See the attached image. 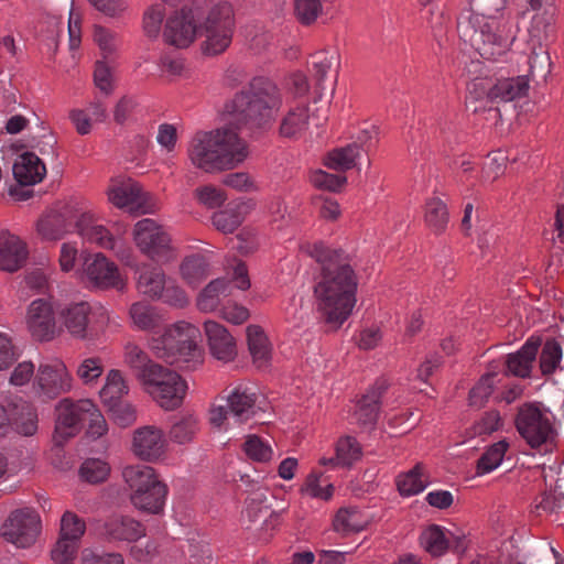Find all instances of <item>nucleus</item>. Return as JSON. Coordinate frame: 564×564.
Instances as JSON below:
<instances>
[{
  "label": "nucleus",
  "instance_id": "obj_1",
  "mask_svg": "<svg viewBox=\"0 0 564 564\" xmlns=\"http://www.w3.org/2000/svg\"><path fill=\"white\" fill-rule=\"evenodd\" d=\"M234 26V10L228 2L207 3L205 0H195L189 8L167 19L164 39L171 45L185 48L199 35L205 39L204 53L217 55L230 45Z\"/></svg>",
  "mask_w": 564,
  "mask_h": 564
},
{
  "label": "nucleus",
  "instance_id": "obj_2",
  "mask_svg": "<svg viewBox=\"0 0 564 564\" xmlns=\"http://www.w3.org/2000/svg\"><path fill=\"white\" fill-rule=\"evenodd\" d=\"M458 33L485 59L495 61L506 54L514 41L506 0H469Z\"/></svg>",
  "mask_w": 564,
  "mask_h": 564
},
{
  "label": "nucleus",
  "instance_id": "obj_3",
  "mask_svg": "<svg viewBox=\"0 0 564 564\" xmlns=\"http://www.w3.org/2000/svg\"><path fill=\"white\" fill-rule=\"evenodd\" d=\"M322 272L314 288L317 308L324 321L339 327L356 304L357 276L347 257L337 250H321Z\"/></svg>",
  "mask_w": 564,
  "mask_h": 564
},
{
  "label": "nucleus",
  "instance_id": "obj_4",
  "mask_svg": "<svg viewBox=\"0 0 564 564\" xmlns=\"http://www.w3.org/2000/svg\"><path fill=\"white\" fill-rule=\"evenodd\" d=\"M73 230H76L84 240L111 250L119 257H123L126 252L123 235L127 232V226L117 223L111 231L99 224L93 213L75 202L51 212L37 223V232L45 240H58Z\"/></svg>",
  "mask_w": 564,
  "mask_h": 564
},
{
  "label": "nucleus",
  "instance_id": "obj_5",
  "mask_svg": "<svg viewBox=\"0 0 564 564\" xmlns=\"http://www.w3.org/2000/svg\"><path fill=\"white\" fill-rule=\"evenodd\" d=\"M248 155L247 142L231 127L199 131L192 138L187 149L192 164L206 173L234 170Z\"/></svg>",
  "mask_w": 564,
  "mask_h": 564
},
{
  "label": "nucleus",
  "instance_id": "obj_6",
  "mask_svg": "<svg viewBox=\"0 0 564 564\" xmlns=\"http://www.w3.org/2000/svg\"><path fill=\"white\" fill-rule=\"evenodd\" d=\"M124 362L143 390L161 408L174 410L182 405L187 383L176 371L154 362L134 344L124 347Z\"/></svg>",
  "mask_w": 564,
  "mask_h": 564
},
{
  "label": "nucleus",
  "instance_id": "obj_7",
  "mask_svg": "<svg viewBox=\"0 0 564 564\" xmlns=\"http://www.w3.org/2000/svg\"><path fill=\"white\" fill-rule=\"evenodd\" d=\"M282 105L278 86L267 77H254L234 97L229 108L232 121L249 130L269 126Z\"/></svg>",
  "mask_w": 564,
  "mask_h": 564
},
{
  "label": "nucleus",
  "instance_id": "obj_8",
  "mask_svg": "<svg viewBox=\"0 0 564 564\" xmlns=\"http://www.w3.org/2000/svg\"><path fill=\"white\" fill-rule=\"evenodd\" d=\"M199 336L200 332L195 325L181 321L154 337L151 349L158 358L169 364L194 369L203 361L202 349L197 345Z\"/></svg>",
  "mask_w": 564,
  "mask_h": 564
},
{
  "label": "nucleus",
  "instance_id": "obj_9",
  "mask_svg": "<svg viewBox=\"0 0 564 564\" xmlns=\"http://www.w3.org/2000/svg\"><path fill=\"white\" fill-rule=\"evenodd\" d=\"M529 89L527 76L500 78H475L468 86L470 100L490 102H508L523 97Z\"/></svg>",
  "mask_w": 564,
  "mask_h": 564
},
{
  "label": "nucleus",
  "instance_id": "obj_10",
  "mask_svg": "<svg viewBox=\"0 0 564 564\" xmlns=\"http://www.w3.org/2000/svg\"><path fill=\"white\" fill-rule=\"evenodd\" d=\"M516 426L532 448L549 445L554 438L552 413L539 404L522 406L518 413Z\"/></svg>",
  "mask_w": 564,
  "mask_h": 564
},
{
  "label": "nucleus",
  "instance_id": "obj_11",
  "mask_svg": "<svg viewBox=\"0 0 564 564\" xmlns=\"http://www.w3.org/2000/svg\"><path fill=\"white\" fill-rule=\"evenodd\" d=\"M133 239L139 250L155 262L174 258L171 237L154 219L144 218L134 225Z\"/></svg>",
  "mask_w": 564,
  "mask_h": 564
},
{
  "label": "nucleus",
  "instance_id": "obj_12",
  "mask_svg": "<svg viewBox=\"0 0 564 564\" xmlns=\"http://www.w3.org/2000/svg\"><path fill=\"white\" fill-rule=\"evenodd\" d=\"M67 332L76 338H86L89 332L101 329L109 322L108 311L102 306L93 308L87 302H75L59 312Z\"/></svg>",
  "mask_w": 564,
  "mask_h": 564
},
{
  "label": "nucleus",
  "instance_id": "obj_13",
  "mask_svg": "<svg viewBox=\"0 0 564 564\" xmlns=\"http://www.w3.org/2000/svg\"><path fill=\"white\" fill-rule=\"evenodd\" d=\"M40 532V516L29 507L13 510L0 525V536L22 549L33 545Z\"/></svg>",
  "mask_w": 564,
  "mask_h": 564
},
{
  "label": "nucleus",
  "instance_id": "obj_14",
  "mask_svg": "<svg viewBox=\"0 0 564 564\" xmlns=\"http://www.w3.org/2000/svg\"><path fill=\"white\" fill-rule=\"evenodd\" d=\"M220 403L213 404L209 411V422L215 427H223L229 416L237 422L247 421L253 414L256 393L243 387L235 388L228 397L221 398Z\"/></svg>",
  "mask_w": 564,
  "mask_h": 564
},
{
  "label": "nucleus",
  "instance_id": "obj_15",
  "mask_svg": "<svg viewBox=\"0 0 564 564\" xmlns=\"http://www.w3.org/2000/svg\"><path fill=\"white\" fill-rule=\"evenodd\" d=\"M93 409L90 400L72 402L68 399L62 400L56 408V424L53 440L56 445L62 446L68 438L75 436L84 426V414Z\"/></svg>",
  "mask_w": 564,
  "mask_h": 564
},
{
  "label": "nucleus",
  "instance_id": "obj_16",
  "mask_svg": "<svg viewBox=\"0 0 564 564\" xmlns=\"http://www.w3.org/2000/svg\"><path fill=\"white\" fill-rule=\"evenodd\" d=\"M34 388L39 395L55 399L72 388V377L65 364L58 359L41 364L34 379Z\"/></svg>",
  "mask_w": 564,
  "mask_h": 564
},
{
  "label": "nucleus",
  "instance_id": "obj_17",
  "mask_svg": "<svg viewBox=\"0 0 564 564\" xmlns=\"http://www.w3.org/2000/svg\"><path fill=\"white\" fill-rule=\"evenodd\" d=\"M107 194L109 202L118 208L134 214L151 213V208L148 205L147 193L132 180L112 183Z\"/></svg>",
  "mask_w": 564,
  "mask_h": 564
},
{
  "label": "nucleus",
  "instance_id": "obj_18",
  "mask_svg": "<svg viewBox=\"0 0 564 564\" xmlns=\"http://www.w3.org/2000/svg\"><path fill=\"white\" fill-rule=\"evenodd\" d=\"M28 327L33 338L39 341H50L58 334L54 311L47 301L39 299L30 304Z\"/></svg>",
  "mask_w": 564,
  "mask_h": 564
},
{
  "label": "nucleus",
  "instance_id": "obj_19",
  "mask_svg": "<svg viewBox=\"0 0 564 564\" xmlns=\"http://www.w3.org/2000/svg\"><path fill=\"white\" fill-rule=\"evenodd\" d=\"M84 267L85 274L94 286L101 289H123L124 282L121 279L117 267L112 262L108 261L104 254L97 253L87 258Z\"/></svg>",
  "mask_w": 564,
  "mask_h": 564
},
{
  "label": "nucleus",
  "instance_id": "obj_20",
  "mask_svg": "<svg viewBox=\"0 0 564 564\" xmlns=\"http://www.w3.org/2000/svg\"><path fill=\"white\" fill-rule=\"evenodd\" d=\"M166 440L161 429L154 425L139 427L133 433L132 451L148 462L159 459L165 452Z\"/></svg>",
  "mask_w": 564,
  "mask_h": 564
},
{
  "label": "nucleus",
  "instance_id": "obj_21",
  "mask_svg": "<svg viewBox=\"0 0 564 564\" xmlns=\"http://www.w3.org/2000/svg\"><path fill=\"white\" fill-rule=\"evenodd\" d=\"M210 354L218 360L230 361L237 355L236 341L225 326L214 321L204 323Z\"/></svg>",
  "mask_w": 564,
  "mask_h": 564
},
{
  "label": "nucleus",
  "instance_id": "obj_22",
  "mask_svg": "<svg viewBox=\"0 0 564 564\" xmlns=\"http://www.w3.org/2000/svg\"><path fill=\"white\" fill-rule=\"evenodd\" d=\"M100 534L108 541H137L145 534L142 523L128 516H115L100 527Z\"/></svg>",
  "mask_w": 564,
  "mask_h": 564
},
{
  "label": "nucleus",
  "instance_id": "obj_23",
  "mask_svg": "<svg viewBox=\"0 0 564 564\" xmlns=\"http://www.w3.org/2000/svg\"><path fill=\"white\" fill-rule=\"evenodd\" d=\"M122 477L131 491L130 500L133 506H143V491L160 481L154 469L147 465L127 466Z\"/></svg>",
  "mask_w": 564,
  "mask_h": 564
},
{
  "label": "nucleus",
  "instance_id": "obj_24",
  "mask_svg": "<svg viewBox=\"0 0 564 564\" xmlns=\"http://www.w3.org/2000/svg\"><path fill=\"white\" fill-rule=\"evenodd\" d=\"M28 247L18 236L8 230L0 232V269L14 272L19 270L28 259Z\"/></svg>",
  "mask_w": 564,
  "mask_h": 564
},
{
  "label": "nucleus",
  "instance_id": "obj_25",
  "mask_svg": "<svg viewBox=\"0 0 564 564\" xmlns=\"http://www.w3.org/2000/svg\"><path fill=\"white\" fill-rule=\"evenodd\" d=\"M12 171L15 181L23 186L37 184L46 175L45 164L32 152L19 155Z\"/></svg>",
  "mask_w": 564,
  "mask_h": 564
},
{
  "label": "nucleus",
  "instance_id": "obj_26",
  "mask_svg": "<svg viewBox=\"0 0 564 564\" xmlns=\"http://www.w3.org/2000/svg\"><path fill=\"white\" fill-rule=\"evenodd\" d=\"M311 113L306 104L290 106L280 123V134L289 139L302 138L308 130Z\"/></svg>",
  "mask_w": 564,
  "mask_h": 564
},
{
  "label": "nucleus",
  "instance_id": "obj_27",
  "mask_svg": "<svg viewBox=\"0 0 564 564\" xmlns=\"http://www.w3.org/2000/svg\"><path fill=\"white\" fill-rule=\"evenodd\" d=\"M383 391L384 384L382 383L362 395L355 406L351 422L364 427H371L377 421L379 401Z\"/></svg>",
  "mask_w": 564,
  "mask_h": 564
},
{
  "label": "nucleus",
  "instance_id": "obj_28",
  "mask_svg": "<svg viewBox=\"0 0 564 564\" xmlns=\"http://www.w3.org/2000/svg\"><path fill=\"white\" fill-rule=\"evenodd\" d=\"M137 273V289L139 293L156 300L164 290V284L167 280L164 271L159 267L142 264Z\"/></svg>",
  "mask_w": 564,
  "mask_h": 564
},
{
  "label": "nucleus",
  "instance_id": "obj_29",
  "mask_svg": "<svg viewBox=\"0 0 564 564\" xmlns=\"http://www.w3.org/2000/svg\"><path fill=\"white\" fill-rule=\"evenodd\" d=\"M362 456L359 442L352 436L340 437L335 447V456L322 458L321 464L332 467H350Z\"/></svg>",
  "mask_w": 564,
  "mask_h": 564
},
{
  "label": "nucleus",
  "instance_id": "obj_30",
  "mask_svg": "<svg viewBox=\"0 0 564 564\" xmlns=\"http://www.w3.org/2000/svg\"><path fill=\"white\" fill-rule=\"evenodd\" d=\"M247 343L257 368H267L271 360V345L263 329L257 325L247 327Z\"/></svg>",
  "mask_w": 564,
  "mask_h": 564
},
{
  "label": "nucleus",
  "instance_id": "obj_31",
  "mask_svg": "<svg viewBox=\"0 0 564 564\" xmlns=\"http://www.w3.org/2000/svg\"><path fill=\"white\" fill-rule=\"evenodd\" d=\"M448 529L440 524L426 525L419 538L420 546L433 557L444 556L448 552Z\"/></svg>",
  "mask_w": 564,
  "mask_h": 564
},
{
  "label": "nucleus",
  "instance_id": "obj_32",
  "mask_svg": "<svg viewBox=\"0 0 564 564\" xmlns=\"http://www.w3.org/2000/svg\"><path fill=\"white\" fill-rule=\"evenodd\" d=\"M11 426H14L18 433L31 436L37 430V414L29 402L22 399L12 400Z\"/></svg>",
  "mask_w": 564,
  "mask_h": 564
},
{
  "label": "nucleus",
  "instance_id": "obj_33",
  "mask_svg": "<svg viewBox=\"0 0 564 564\" xmlns=\"http://www.w3.org/2000/svg\"><path fill=\"white\" fill-rule=\"evenodd\" d=\"M247 212L248 205L246 203H229L225 209L213 215V225L223 234H231L242 224Z\"/></svg>",
  "mask_w": 564,
  "mask_h": 564
},
{
  "label": "nucleus",
  "instance_id": "obj_34",
  "mask_svg": "<svg viewBox=\"0 0 564 564\" xmlns=\"http://www.w3.org/2000/svg\"><path fill=\"white\" fill-rule=\"evenodd\" d=\"M311 73L315 79L316 89L319 94L324 90V80L327 74L333 69L339 67V54L335 50H321L311 56ZM337 73L338 70L335 69Z\"/></svg>",
  "mask_w": 564,
  "mask_h": 564
},
{
  "label": "nucleus",
  "instance_id": "obj_35",
  "mask_svg": "<svg viewBox=\"0 0 564 564\" xmlns=\"http://www.w3.org/2000/svg\"><path fill=\"white\" fill-rule=\"evenodd\" d=\"M449 221V213L446 204L438 196L426 199L424 205V223L435 235L443 234Z\"/></svg>",
  "mask_w": 564,
  "mask_h": 564
},
{
  "label": "nucleus",
  "instance_id": "obj_36",
  "mask_svg": "<svg viewBox=\"0 0 564 564\" xmlns=\"http://www.w3.org/2000/svg\"><path fill=\"white\" fill-rule=\"evenodd\" d=\"M368 518L357 508H340L333 520L334 530L343 535L365 530Z\"/></svg>",
  "mask_w": 564,
  "mask_h": 564
},
{
  "label": "nucleus",
  "instance_id": "obj_37",
  "mask_svg": "<svg viewBox=\"0 0 564 564\" xmlns=\"http://www.w3.org/2000/svg\"><path fill=\"white\" fill-rule=\"evenodd\" d=\"M555 11L554 8H546L544 10L535 11L532 15L528 33L532 44L542 47L553 32Z\"/></svg>",
  "mask_w": 564,
  "mask_h": 564
},
{
  "label": "nucleus",
  "instance_id": "obj_38",
  "mask_svg": "<svg viewBox=\"0 0 564 564\" xmlns=\"http://www.w3.org/2000/svg\"><path fill=\"white\" fill-rule=\"evenodd\" d=\"M536 352V343L528 340L516 354L508 356L506 361L508 371L518 377L529 376Z\"/></svg>",
  "mask_w": 564,
  "mask_h": 564
},
{
  "label": "nucleus",
  "instance_id": "obj_39",
  "mask_svg": "<svg viewBox=\"0 0 564 564\" xmlns=\"http://www.w3.org/2000/svg\"><path fill=\"white\" fill-rule=\"evenodd\" d=\"M509 448L507 440H500L486 448L476 464V476H485L501 466Z\"/></svg>",
  "mask_w": 564,
  "mask_h": 564
},
{
  "label": "nucleus",
  "instance_id": "obj_40",
  "mask_svg": "<svg viewBox=\"0 0 564 564\" xmlns=\"http://www.w3.org/2000/svg\"><path fill=\"white\" fill-rule=\"evenodd\" d=\"M129 315L134 327L140 330H153L162 323L158 308L143 301L133 303Z\"/></svg>",
  "mask_w": 564,
  "mask_h": 564
},
{
  "label": "nucleus",
  "instance_id": "obj_41",
  "mask_svg": "<svg viewBox=\"0 0 564 564\" xmlns=\"http://www.w3.org/2000/svg\"><path fill=\"white\" fill-rule=\"evenodd\" d=\"M230 293L229 282L225 279L213 280L198 295L197 307L202 312H212L220 303L221 296Z\"/></svg>",
  "mask_w": 564,
  "mask_h": 564
},
{
  "label": "nucleus",
  "instance_id": "obj_42",
  "mask_svg": "<svg viewBox=\"0 0 564 564\" xmlns=\"http://www.w3.org/2000/svg\"><path fill=\"white\" fill-rule=\"evenodd\" d=\"M129 386L120 370L112 369L108 372L106 383L100 390V398L105 405H110L123 401V395L128 394Z\"/></svg>",
  "mask_w": 564,
  "mask_h": 564
},
{
  "label": "nucleus",
  "instance_id": "obj_43",
  "mask_svg": "<svg viewBox=\"0 0 564 564\" xmlns=\"http://www.w3.org/2000/svg\"><path fill=\"white\" fill-rule=\"evenodd\" d=\"M209 264L204 256L194 254L185 258L181 264L183 280L192 286L198 285L208 276Z\"/></svg>",
  "mask_w": 564,
  "mask_h": 564
},
{
  "label": "nucleus",
  "instance_id": "obj_44",
  "mask_svg": "<svg viewBox=\"0 0 564 564\" xmlns=\"http://www.w3.org/2000/svg\"><path fill=\"white\" fill-rule=\"evenodd\" d=\"M360 153V148L357 144H348L329 152L325 164L333 170L346 171L356 165Z\"/></svg>",
  "mask_w": 564,
  "mask_h": 564
},
{
  "label": "nucleus",
  "instance_id": "obj_45",
  "mask_svg": "<svg viewBox=\"0 0 564 564\" xmlns=\"http://www.w3.org/2000/svg\"><path fill=\"white\" fill-rule=\"evenodd\" d=\"M427 479L423 476V469L420 465L397 479V487L402 496H414L422 492L427 487Z\"/></svg>",
  "mask_w": 564,
  "mask_h": 564
},
{
  "label": "nucleus",
  "instance_id": "obj_46",
  "mask_svg": "<svg viewBox=\"0 0 564 564\" xmlns=\"http://www.w3.org/2000/svg\"><path fill=\"white\" fill-rule=\"evenodd\" d=\"M143 496L145 498L142 502L143 506H134L137 509L152 514L163 512L167 496V487L165 484L158 481L144 490Z\"/></svg>",
  "mask_w": 564,
  "mask_h": 564
},
{
  "label": "nucleus",
  "instance_id": "obj_47",
  "mask_svg": "<svg viewBox=\"0 0 564 564\" xmlns=\"http://www.w3.org/2000/svg\"><path fill=\"white\" fill-rule=\"evenodd\" d=\"M529 75L536 84L545 83L551 73V58L542 47L533 50L529 56Z\"/></svg>",
  "mask_w": 564,
  "mask_h": 564
},
{
  "label": "nucleus",
  "instance_id": "obj_48",
  "mask_svg": "<svg viewBox=\"0 0 564 564\" xmlns=\"http://www.w3.org/2000/svg\"><path fill=\"white\" fill-rule=\"evenodd\" d=\"M198 431V420L187 414L177 420L170 430V438L178 444L191 442Z\"/></svg>",
  "mask_w": 564,
  "mask_h": 564
},
{
  "label": "nucleus",
  "instance_id": "obj_49",
  "mask_svg": "<svg viewBox=\"0 0 564 564\" xmlns=\"http://www.w3.org/2000/svg\"><path fill=\"white\" fill-rule=\"evenodd\" d=\"M322 13V0H294V15L304 26L313 25Z\"/></svg>",
  "mask_w": 564,
  "mask_h": 564
},
{
  "label": "nucleus",
  "instance_id": "obj_50",
  "mask_svg": "<svg viewBox=\"0 0 564 564\" xmlns=\"http://www.w3.org/2000/svg\"><path fill=\"white\" fill-rule=\"evenodd\" d=\"M165 14V7L161 3H154L144 11L142 26L148 37L156 39L159 36Z\"/></svg>",
  "mask_w": 564,
  "mask_h": 564
},
{
  "label": "nucleus",
  "instance_id": "obj_51",
  "mask_svg": "<svg viewBox=\"0 0 564 564\" xmlns=\"http://www.w3.org/2000/svg\"><path fill=\"white\" fill-rule=\"evenodd\" d=\"M243 452L249 459L258 463H267L273 456L271 445L257 435H249L243 443Z\"/></svg>",
  "mask_w": 564,
  "mask_h": 564
},
{
  "label": "nucleus",
  "instance_id": "obj_52",
  "mask_svg": "<svg viewBox=\"0 0 564 564\" xmlns=\"http://www.w3.org/2000/svg\"><path fill=\"white\" fill-rule=\"evenodd\" d=\"M110 471L109 465L99 458L86 459L79 469L80 477L89 484H98L108 477Z\"/></svg>",
  "mask_w": 564,
  "mask_h": 564
},
{
  "label": "nucleus",
  "instance_id": "obj_53",
  "mask_svg": "<svg viewBox=\"0 0 564 564\" xmlns=\"http://www.w3.org/2000/svg\"><path fill=\"white\" fill-rule=\"evenodd\" d=\"M563 352L560 344L555 340H547L540 355V367L544 375L554 372L561 361Z\"/></svg>",
  "mask_w": 564,
  "mask_h": 564
},
{
  "label": "nucleus",
  "instance_id": "obj_54",
  "mask_svg": "<svg viewBox=\"0 0 564 564\" xmlns=\"http://www.w3.org/2000/svg\"><path fill=\"white\" fill-rule=\"evenodd\" d=\"M496 378L492 373L485 375L469 392V404L481 408L488 401L496 386Z\"/></svg>",
  "mask_w": 564,
  "mask_h": 564
},
{
  "label": "nucleus",
  "instance_id": "obj_55",
  "mask_svg": "<svg viewBox=\"0 0 564 564\" xmlns=\"http://www.w3.org/2000/svg\"><path fill=\"white\" fill-rule=\"evenodd\" d=\"M104 372L102 360L99 357L85 358L77 367V376L84 384L97 382Z\"/></svg>",
  "mask_w": 564,
  "mask_h": 564
},
{
  "label": "nucleus",
  "instance_id": "obj_56",
  "mask_svg": "<svg viewBox=\"0 0 564 564\" xmlns=\"http://www.w3.org/2000/svg\"><path fill=\"white\" fill-rule=\"evenodd\" d=\"M94 41L100 48L104 57L112 55L119 45V39L117 34L101 25L95 26Z\"/></svg>",
  "mask_w": 564,
  "mask_h": 564
},
{
  "label": "nucleus",
  "instance_id": "obj_57",
  "mask_svg": "<svg viewBox=\"0 0 564 564\" xmlns=\"http://www.w3.org/2000/svg\"><path fill=\"white\" fill-rule=\"evenodd\" d=\"M503 421L496 411L485 413L473 426V436H487L501 430Z\"/></svg>",
  "mask_w": 564,
  "mask_h": 564
},
{
  "label": "nucleus",
  "instance_id": "obj_58",
  "mask_svg": "<svg viewBox=\"0 0 564 564\" xmlns=\"http://www.w3.org/2000/svg\"><path fill=\"white\" fill-rule=\"evenodd\" d=\"M85 522L75 513L66 511L61 520V535L78 541L85 532Z\"/></svg>",
  "mask_w": 564,
  "mask_h": 564
},
{
  "label": "nucleus",
  "instance_id": "obj_59",
  "mask_svg": "<svg viewBox=\"0 0 564 564\" xmlns=\"http://www.w3.org/2000/svg\"><path fill=\"white\" fill-rule=\"evenodd\" d=\"M507 166V156L502 152H496L488 156L482 167L484 182L491 183L500 177Z\"/></svg>",
  "mask_w": 564,
  "mask_h": 564
},
{
  "label": "nucleus",
  "instance_id": "obj_60",
  "mask_svg": "<svg viewBox=\"0 0 564 564\" xmlns=\"http://www.w3.org/2000/svg\"><path fill=\"white\" fill-rule=\"evenodd\" d=\"M156 300L176 306L184 307L188 303L186 293L175 284L174 280L167 279L164 284V290L159 294Z\"/></svg>",
  "mask_w": 564,
  "mask_h": 564
},
{
  "label": "nucleus",
  "instance_id": "obj_61",
  "mask_svg": "<svg viewBox=\"0 0 564 564\" xmlns=\"http://www.w3.org/2000/svg\"><path fill=\"white\" fill-rule=\"evenodd\" d=\"M107 408L113 421L120 426H129L137 419L135 409L126 401L116 402Z\"/></svg>",
  "mask_w": 564,
  "mask_h": 564
},
{
  "label": "nucleus",
  "instance_id": "obj_62",
  "mask_svg": "<svg viewBox=\"0 0 564 564\" xmlns=\"http://www.w3.org/2000/svg\"><path fill=\"white\" fill-rule=\"evenodd\" d=\"M84 425H87V433L94 437H100L107 432V423L96 404L84 414Z\"/></svg>",
  "mask_w": 564,
  "mask_h": 564
},
{
  "label": "nucleus",
  "instance_id": "obj_63",
  "mask_svg": "<svg viewBox=\"0 0 564 564\" xmlns=\"http://www.w3.org/2000/svg\"><path fill=\"white\" fill-rule=\"evenodd\" d=\"M77 552V541L61 535L55 547L52 550V558L58 564L69 563Z\"/></svg>",
  "mask_w": 564,
  "mask_h": 564
},
{
  "label": "nucleus",
  "instance_id": "obj_64",
  "mask_svg": "<svg viewBox=\"0 0 564 564\" xmlns=\"http://www.w3.org/2000/svg\"><path fill=\"white\" fill-rule=\"evenodd\" d=\"M196 197L199 203L208 208L219 207L226 200L224 191L213 185H205L197 188Z\"/></svg>",
  "mask_w": 564,
  "mask_h": 564
}]
</instances>
